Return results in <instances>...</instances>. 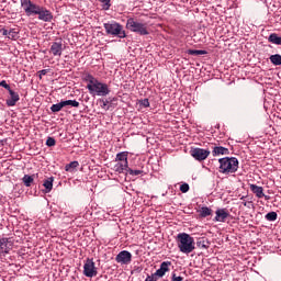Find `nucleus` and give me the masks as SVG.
<instances>
[{
  "instance_id": "0eeeda50",
  "label": "nucleus",
  "mask_w": 281,
  "mask_h": 281,
  "mask_svg": "<svg viewBox=\"0 0 281 281\" xmlns=\"http://www.w3.org/2000/svg\"><path fill=\"white\" fill-rule=\"evenodd\" d=\"M83 276L86 278H95L98 276V268L95 267V262H93V259H87L83 265Z\"/></svg>"
},
{
  "instance_id": "473e14b6",
  "label": "nucleus",
  "mask_w": 281,
  "mask_h": 281,
  "mask_svg": "<svg viewBox=\"0 0 281 281\" xmlns=\"http://www.w3.org/2000/svg\"><path fill=\"white\" fill-rule=\"evenodd\" d=\"M46 146L48 147L56 146V139L54 137H48L46 139Z\"/></svg>"
},
{
  "instance_id": "9d476101",
  "label": "nucleus",
  "mask_w": 281,
  "mask_h": 281,
  "mask_svg": "<svg viewBox=\"0 0 281 281\" xmlns=\"http://www.w3.org/2000/svg\"><path fill=\"white\" fill-rule=\"evenodd\" d=\"M9 98L5 101L7 106H16V102L21 100V97L19 95V92H15L14 90L9 89Z\"/></svg>"
},
{
  "instance_id": "6ab92c4d",
  "label": "nucleus",
  "mask_w": 281,
  "mask_h": 281,
  "mask_svg": "<svg viewBox=\"0 0 281 281\" xmlns=\"http://www.w3.org/2000/svg\"><path fill=\"white\" fill-rule=\"evenodd\" d=\"M124 170H128V164L126 162H117L115 166H114V171L115 172H119V175H122V172H124Z\"/></svg>"
},
{
  "instance_id": "f704fd0d",
  "label": "nucleus",
  "mask_w": 281,
  "mask_h": 281,
  "mask_svg": "<svg viewBox=\"0 0 281 281\" xmlns=\"http://www.w3.org/2000/svg\"><path fill=\"white\" fill-rule=\"evenodd\" d=\"M0 34H2V36H8L10 38V36L12 35V31H8L7 29H1Z\"/></svg>"
},
{
  "instance_id": "2eb2a0df",
  "label": "nucleus",
  "mask_w": 281,
  "mask_h": 281,
  "mask_svg": "<svg viewBox=\"0 0 281 281\" xmlns=\"http://www.w3.org/2000/svg\"><path fill=\"white\" fill-rule=\"evenodd\" d=\"M250 191L257 199L265 198V189L262 187H258L257 184H250Z\"/></svg>"
},
{
  "instance_id": "f8f14e48",
  "label": "nucleus",
  "mask_w": 281,
  "mask_h": 281,
  "mask_svg": "<svg viewBox=\"0 0 281 281\" xmlns=\"http://www.w3.org/2000/svg\"><path fill=\"white\" fill-rule=\"evenodd\" d=\"M12 244L10 243V239L5 237L0 238V256H5V254H10Z\"/></svg>"
},
{
  "instance_id": "39448f33",
  "label": "nucleus",
  "mask_w": 281,
  "mask_h": 281,
  "mask_svg": "<svg viewBox=\"0 0 281 281\" xmlns=\"http://www.w3.org/2000/svg\"><path fill=\"white\" fill-rule=\"evenodd\" d=\"M103 27L109 36H117V38H126V31L122 24L113 21L103 24Z\"/></svg>"
},
{
  "instance_id": "4c0bfd02",
  "label": "nucleus",
  "mask_w": 281,
  "mask_h": 281,
  "mask_svg": "<svg viewBox=\"0 0 281 281\" xmlns=\"http://www.w3.org/2000/svg\"><path fill=\"white\" fill-rule=\"evenodd\" d=\"M171 281H183V277H177V273H172Z\"/></svg>"
},
{
  "instance_id": "aec40b11",
  "label": "nucleus",
  "mask_w": 281,
  "mask_h": 281,
  "mask_svg": "<svg viewBox=\"0 0 281 281\" xmlns=\"http://www.w3.org/2000/svg\"><path fill=\"white\" fill-rule=\"evenodd\" d=\"M44 188H45V192L49 193L50 190H53L54 188V177H49L47 178L44 183H43Z\"/></svg>"
},
{
  "instance_id": "4be33fe9",
  "label": "nucleus",
  "mask_w": 281,
  "mask_h": 281,
  "mask_svg": "<svg viewBox=\"0 0 281 281\" xmlns=\"http://www.w3.org/2000/svg\"><path fill=\"white\" fill-rule=\"evenodd\" d=\"M199 212H200L201 218H207V216H212V209L207 206L201 207Z\"/></svg>"
},
{
  "instance_id": "a878e982",
  "label": "nucleus",
  "mask_w": 281,
  "mask_h": 281,
  "mask_svg": "<svg viewBox=\"0 0 281 281\" xmlns=\"http://www.w3.org/2000/svg\"><path fill=\"white\" fill-rule=\"evenodd\" d=\"M270 61L272 63V65H276L277 67L280 66L281 65V55L280 54L271 55Z\"/></svg>"
},
{
  "instance_id": "7ed1b4c3",
  "label": "nucleus",
  "mask_w": 281,
  "mask_h": 281,
  "mask_svg": "<svg viewBox=\"0 0 281 281\" xmlns=\"http://www.w3.org/2000/svg\"><path fill=\"white\" fill-rule=\"evenodd\" d=\"M125 27L130 32L138 34L139 36H148V34H150V32H148V24L140 22L135 18L127 19Z\"/></svg>"
},
{
  "instance_id": "cd10ccee",
  "label": "nucleus",
  "mask_w": 281,
  "mask_h": 281,
  "mask_svg": "<svg viewBox=\"0 0 281 281\" xmlns=\"http://www.w3.org/2000/svg\"><path fill=\"white\" fill-rule=\"evenodd\" d=\"M63 109H64L63 101H60V102L57 103V104H53V105L50 106V111H52L53 113H59V111H63Z\"/></svg>"
},
{
  "instance_id": "c756f323",
  "label": "nucleus",
  "mask_w": 281,
  "mask_h": 281,
  "mask_svg": "<svg viewBox=\"0 0 281 281\" xmlns=\"http://www.w3.org/2000/svg\"><path fill=\"white\" fill-rule=\"evenodd\" d=\"M265 218L266 221H270V222L278 221V213L273 211L269 212L268 214H266Z\"/></svg>"
},
{
  "instance_id": "6e6552de",
  "label": "nucleus",
  "mask_w": 281,
  "mask_h": 281,
  "mask_svg": "<svg viewBox=\"0 0 281 281\" xmlns=\"http://www.w3.org/2000/svg\"><path fill=\"white\" fill-rule=\"evenodd\" d=\"M210 149H203V148H191L190 155L195 159L196 161H205L207 157H210Z\"/></svg>"
},
{
  "instance_id": "dca6fc26",
  "label": "nucleus",
  "mask_w": 281,
  "mask_h": 281,
  "mask_svg": "<svg viewBox=\"0 0 281 281\" xmlns=\"http://www.w3.org/2000/svg\"><path fill=\"white\" fill-rule=\"evenodd\" d=\"M212 155L213 157H218L220 155H229V149L223 146H214Z\"/></svg>"
},
{
  "instance_id": "7c9ffc66",
  "label": "nucleus",
  "mask_w": 281,
  "mask_h": 281,
  "mask_svg": "<svg viewBox=\"0 0 281 281\" xmlns=\"http://www.w3.org/2000/svg\"><path fill=\"white\" fill-rule=\"evenodd\" d=\"M127 172L132 176V177H138V175H143L144 171L143 170H133L131 168H127Z\"/></svg>"
},
{
  "instance_id": "72a5a7b5",
  "label": "nucleus",
  "mask_w": 281,
  "mask_h": 281,
  "mask_svg": "<svg viewBox=\"0 0 281 281\" xmlns=\"http://www.w3.org/2000/svg\"><path fill=\"white\" fill-rule=\"evenodd\" d=\"M190 191V184L188 183H183L180 186V192H183V194H186V192Z\"/></svg>"
},
{
  "instance_id": "f3484780",
  "label": "nucleus",
  "mask_w": 281,
  "mask_h": 281,
  "mask_svg": "<svg viewBox=\"0 0 281 281\" xmlns=\"http://www.w3.org/2000/svg\"><path fill=\"white\" fill-rule=\"evenodd\" d=\"M115 161H119V164L128 165V151H121L116 154Z\"/></svg>"
},
{
  "instance_id": "bb28decb",
  "label": "nucleus",
  "mask_w": 281,
  "mask_h": 281,
  "mask_svg": "<svg viewBox=\"0 0 281 281\" xmlns=\"http://www.w3.org/2000/svg\"><path fill=\"white\" fill-rule=\"evenodd\" d=\"M85 80H86V82H88L87 87H93L98 79L95 77H93L92 75L88 74L85 77Z\"/></svg>"
},
{
  "instance_id": "9b49d317",
  "label": "nucleus",
  "mask_w": 281,
  "mask_h": 281,
  "mask_svg": "<svg viewBox=\"0 0 281 281\" xmlns=\"http://www.w3.org/2000/svg\"><path fill=\"white\" fill-rule=\"evenodd\" d=\"M228 217H229V213L227 212V209H218L215 212V217L213 221L215 223H225V221H227Z\"/></svg>"
},
{
  "instance_id": "a211bd4d",
  "label": "nucleus",
  "mask_w": 281,
  "mask_h": 281,
  "mask_svg": "<svg viewBox=\"0 0 281 281\" xmlns=\"http://www.w3.org/2000/svg\"><path fill=\"white\" fill-rule=\"evenodd\" d=\"M196 245L200 249H210V240H207L205 237H200Z\"/></svg>"
},
{
  "instance_id": "e433bc0d",
  "label": "nucleus",
  "mask_w": 281,
  "mask_h": 281,
  "mask_svg": "<svg viewBox=\"0 0 281 281\" xmlns=\"http://www.w3.org/2000/svg\"><path fill=\"white\" fill-rule=\"evenodd\" d=\"M159 280V278L154 273L151 276H147V278L145 279V281H157Z\"/></svg>"
},
{
  "instance_id": "2f4dec72",
  "label": "nucleus",
  "mask_w": 281,
  "mask_h": 281,
  "mask_svg": "<svg viewBox=\"0 0 281 281\" xmlns=\"http://www.w3.org/2000/svg\"><path fill=\"white\" fill-rule=\"evenodd\" d=\"M101 109H103L104 111H109L111 109V106H109V100H101Z\"/></svg>"
},
{
  "instance_id": "37998d69",
  "label": "nucleus",
  "mask_w": 281,
  "mask_h": 281,
  "mask_svg": "<svg viewBox=\"0 0 281 281\" xmlns=\"http://www.w3.org/2000/svg\"><path fill=\"white\" fill-rule=\"evenodd\" d=\"M245 207H247V202L244 203Z\"/></svg>"
},
{
  "instance_id": "5701e85b",
  "label": "nucleus",
  "mask_w": 281,
  "mask_h": 281,
  "mask_svg": "<svg viewBox=\"0 0 281 281\" xmlns=\"http://www.w3.org/2000/svg\"><path fill=\"white\" fill-rule=\"evenodd\" d=\"M61 105L64 106H74L75 109H78V106H80V102L76 101V100H66V101H61Z\"/></svg>"
},
{
  "instance_id": "58836bf2",
  "label": "nucleus",
  "mask_w": 281,
  "mask_h": 281,
  "mask_svg": "<svg viewBox=\"0 0 281 281\" xmlns=\"http://www.w3.org/2000/svg\"><path fill=\"white\" fill-rule=\"evenodd\" d=\"M142 104H143V106H145V108L150 106V102L148 101V99H144V100L142 101Z\"/></svg>"
},
{
  "instance_id": "20e7f679",
  "label": "nucleus",
  "mask_w": 281,
  "mask_h": 281,
  "mask_svg": "<svg viewBox=\"0 0 281 281\" xmlns=\"http://www.w3.org/2000/svg\"><path fill=\"white\" fill-rule=\"evenodd\" d=\"M218 164L222 175H232L238 171V158L236 157L220 158Z\"/></svg>"
},
{
  "instance_id": "4468645a",
  "label": "nucleus",
  "mask_w": 281,
  "mask_h": 281,
  "mask_svg": "<svg viewBox=\"0 0 281 281\" xmlns=\"http://www.w3.org/2000/svg\"><path fill=\"white\" fill-rule=\"evenodd\" d=\"M50 54H53V56L61 57L63 56V42H54L50 46Z\"/></svg>"
},
{
  "instance_id": "f03ea898",
  "label": "nucleus",
  "mask_w": 281,
  "mask_h": 281,
  "mask_svg": "<svg viewBox=\"0 0 281 281\" xmlns=\"http://www.w3.org/2000/svg\"><path fill=\"white\" fill-rule=\"evenodd\" d=\"M178 248L182 254H192L196 247L194 246V237L187 233H180L177 236Z\"/></svg>"
},
{
  "instance_id": "1a4fd4ad",
  "label": "nucleus",
  "mask_w": 281,
  "mask_h": 281,
  "mask_svg": "<svg viewBox=\"0 0 281 281\" xmlns=\"http://www.w3.org/2000/svg\"><path fill=\"white\" fill-rule=\"evenodd\" d=\"M132 260H133V255L127 250H122L115 257V261L119 262V265H131Z\"/></svg>"
},
{
  "instance_id": "ea45409f",
  "label": "nucleus",
  "mask_w": 281,
  "mask_h": 281,
  "mask_svg": "<svg viewBox=\"0 0 281 281\" xmlns=\"http://www.w3.org/2000/svg\"><path fill=\"white\" fill-rule=\"evenodd\" d=\"M47 69L40 70V78H43V76H47Z\"/></svg>"
},
{
  "instance_id": "f257e3e1",
  "label": "nucleus",
  "mask_w": 281,
  "mask_h": 281,
  "mask_svg": "<svg viewBox=\"0 0 281 281\" xmlns=\"http://www.w3.org/2000/svg\"><path fill=\"white\" fill-rule=\"evenodd\" d=\"M20 3L26 16H35L37 14L38 20L44 21V23H52L54 20V14H52V11L47 10L45 7H41L32 2V0H20Z\"/></svg>"
},
{
  "instance_id": "393cba45",
  "label": "nucleus",
  "mask_w": 281,
  "mask_h": 281,
  "mask_svg": "<svg viewBox=\"0 0 281 281\" xmlns=\"http://www.w3.org/2000/svg\"><path fill=\"white\" fill-rule=\"evenodd\" d=\"M187 54H189L190 56H205V54H207V50L189 49L187 50Z\"/></svg>"
},
{
  "instance_id": "ddd939ff",
  "label": "nucleus",
  "mask_w": 281,
  "mask_h": 281,
  "mask_svg": "<svg viewBox=\"0 0 281 281\" xmlns=\"http://www.w3.org/2000/svg\"><path fill=\"white\" fill-rule=\"evenodd\" d=\"M172 266L171 261H164L160 265V268L155 272L156 278H164L168 271H170V267Z\"/></svg>"
},
{
  "instance_id": "79ce46f5",
  "label": "nucleus",
  "mask_w": 281,
  "mask_h": 281,
  "mask_svg": "<svg viewBox=\"0 0 281 281\" xmlns=\"http://www.w3.org/2000/svg\"><path fill=\"white\" fill-rule=\"evenodd\" d=\"M263 198L266 199V201H269V195H266L265 193H263Z\"/></svg>"
},
{
  "instance_id": "c85d7f7f",
  "label": "nucleus",
  "mask_w": 281,
  "mask_h": 281,
  "mask_svg": "<svg viewBox=\"0 0 281 281\" xmlns=\"http://www.w3.org/2000/svg\"><path fill=\"white\" fill-rule=\"evenodd\" d=\"M78 166H80V164L78 161H71L65 166V170H66V172H69L70 170L78 168Z\"/></svg>"
},
{
  "instance_id": "a19ab883",
  "label": "nucleus",
  "mask_w": 281,
  "mask_h": 281,
  "mask_svg": "<svg viewBox=\"0 0 281 281\" xmlns=\"http://www.w3.org/2000/svg\"><path fill=\"white\" fill-rule=\"evenodd\" d=\"M110 2H111V0H103V3H105V5H108V8H111Z\"/></svg>"
},
{
  "instance_id": "b1692460",
  "label": "nucleus",
  "mask_w": 281,
  "mask_h": 281,
  "mask_svg": "<svg viewBox=\"0 0 281 281\" xmlns=\"http://www.w3.org/2000/svg\"><path fill=\"white\" fill-rule=\"evenodd\" d=\"M22 181L26 188H30L34 183V176L25 175Z\"/></svg>"
},
{
  "instance_id": "423d86ee",
  "label": "nucleus",
  "mask_w": 281,
  "mask_h": 281,
  "mask_svg": "<svg viewBox=\"0 0 281 281\" xmlns=\"http://www.w3.org/2000/svg\"><path fill=\"white\" fill-rule=\"evenodd\" d=\"M87 89L91 95H109L111 93V90L109 89V85L102 83L99 80L94 82L93 86H87Z\"/></svg>"
},
{
  "instance_id": "c9c22d12",
  "label": "nucleus",
  "mask_w": 281,
  "mask_h": 281,
  "mask_svg": "<svg viewBox=\"0 0 281 281\" xmlns=\"http://www.w3.org/2000/svg\"><path fill=\"white\" fill-rule=\"evenodd\" d=\"M0 87H3V89H7V91H10V85L5 80L0 81Z\"/></svg>"
},
{
  "instance_id": "412c9836",
  "label": "nucleus",
  "mask_w": 281,
  "mask_h": 281,
  "mask_svg": "<svg viewBox=\"0 0 281 281\" xmlns=\"http://www.w3.org/2000/svg\"><path fill=\"white\" fill-rule=\"evenodd\" d=\"M269 43L273 45H281V37L277 33H271L268 37Z\"/></svg>"
}]
</instances>
